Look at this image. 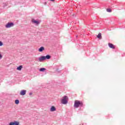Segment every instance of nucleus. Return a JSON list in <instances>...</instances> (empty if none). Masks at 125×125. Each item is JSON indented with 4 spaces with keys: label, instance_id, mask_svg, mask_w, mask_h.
Instances as JSON below:
<instances>
[{
    "label": "nucleus",
    "instance_id": "nucleus-1",
    "mask_svg": "<svg viewBox=\"0 0 125 125\" xmlns=\"http://www.w3.org/2000/svg\"><path fill=\"white\" fill-rule=\"evenodd\" d=\"M83 104L82 102L76 100L74 102V107H75V108H79L80 106L82 107L83 106Z\"/></svg>",
    "mask_w": 125,
    "mask_h": 125
},
{
    "label": "nucleus",
    "instance_id": "nucleus-2",
    "mask_svg": "<svg viewBox=\"0 0 125 125\" xmlns=\"http://www.w3.org/2000/svg\"><path fill=\"white\" fill-rule=\"evenodd\" d=\"M67 98L68 97H67V96H64L63 97V99L62 100V104H67V103H68V101H67Z\"/></svg>",
    "mask_w": 125,
    "mask_h": 125
},
{
    "label": "nucleus",
    "instance_id": "nucleus-3",
    "mask_svg": "<svg viewBox=\"0 0 125 125\" xmlns=\"http://www.w3.org/2000/svg\"><path fill=\"white\" fill-rule=\"evenodd\" d=\"M13 26H14V23L13 22H8L5 25V28H11V27H13Z\"/></svg>",
    "mask_w": 125,
    "mask_h": 125
},
{
    "label": "nucleus",
    "instance_id": "nucleus-4",
    "mask_svg": "<svg viewBox=\"0 0 125 125\" xmlns=\"http://www.w3.org/2000/svg\"><path fill=\"white\" fill-rule=\"evenodd\" d=\"M38 60L39 62H42V61H44L45 60V56H42L39 58Z\"/></svg>",
    "mask_w": 125,
    "mask_h": 125
},
{
    "label": "nucleus",
    "instance_id": "nucleus-5",
    "mask_svg": "<svg viewBox=\"0 0 125 125\" xmlns=\"http://www.w3.org/2000/svg\"><path fill=\"white\" fill-rule=\"evenodd\" d=\"M27 91L26 90H22L20 92V95H25Z\"/></svg>",
    "mask_w": 125,
    "mask_h": 125
},
{
    "label": "nucleus",
    "instance_id": "nucleus-6",
    "mask_svg": "<svg viewBox=\"0 0 125 125\" xmlns=\"http://www.w3.org/2000/svg\"><path fill=\"white\" fill-rule=\"evenodd\" d=\"M108 46L110 47V48H112L113 49H115V46H114V44L111 43H109Z\"/></svg>",
    "mask_w": 125,
    "mask_h": 125
},
{
    "label": "nucleus",
    "instance_id": "nucleus-7",
    "mask_svg": "<svg viewBox=\"0 0 125 125\" xmlns=\"http://www.w3.org/2000/svg\"><path fill=\"white\" fill-rule=\"evenodd\" d=\"M32 23L36 24V25H39V24H40V22L38 21H36L35 20H32Z\"/></svg>",
    "mask_w": 125,
    "mask_h": 125
},
{
    "label": "nucleus",
    "instance_id": "nucleus-8",
    "mask_svg": "<svg viewBox=\"0 0 125 125\" xmlns=\"http://www.w3.org/2000/svg\"><path fill=\"white\" fill-rule=\"evenodd\" d=\"M43 50H44V47L42 46L39 49L38 51H39V52H42Z\"/></svg>",
    "mask_w": 125,
    "mask_h": 125
},
{
    "label": "nucleus",
    "instance_id": "nucleus-9",
    "mask_svg": "<svg viewBox=\"0 0 125 125\" xmlns=\"http://www.w3.org/2000/svg\"><path fill=\"white\" fill-rule=\"evenodd\" d=\"M55 111H56V108L52 106L50 108V112H54Z\"/></svg>",
    "mask_w": 125,
    "mask_h": 125
},
{
    "label": "nucleus",
    "instance_id": "nucleus-10",
    "mask_svg": "<svg viewBox=\"0 0 125 125\" xmlns=\"http://www.w3.org/2000/svg\"><path fill=\"white\" fill-rule=\"evenodd\" d=\"M22 68H23V65H20L17 68V70H18V71H21V70H22Z\"/></svg>",
    "mask_w": 125,
    "mask_h": 125
},
{
    "label": "nucleus",
    "instance_id": "nucleus-11",
    "mask_svg": "<svg viewBox=\"0 0 125 125\" xmlns=\"http://www.w3.org/2000/svg\"><path fill=\"white\" fill-rule=\"evenodd\" d=\"M45 60L46 59H50L51 58V56L49 55H47L46 56H45Z\"/></svg>",
    "mask_w": 125,
    "mask_h": 125
},
{
    "label": "nucleus",
    "instance_id": "nucleus-12",
    "mask_svg": "<svg viewBox=\"0 0 125 125\" xmlns=\"http://www.w3.org/2000/svg\"><path fill=\"white\" fill-rule=\"evenodd\" d=\"M39 71L40 72H44V71H45V68H41L39 69Z\"/></svg>",
    "mask_w": 125,
    "mask_h": 125
},
{
    "label": "nucleus",
    "instance_id": "nucleus-13",
    "mask_svg": "<svg viewBox=\"0 0 125 125\" xmlns=\"http://www.w3.org/2000/svg\"><path fill=\"white\" fill-rule=\"evenodd\" d=\"M98 39H102V37L101 36V33H99L97 36Z\"/></svg>",
    "mask_w": 125,
    "mask_h": 125
},
{
    "label": "nucleus",
    "instance_id": "nucleus-14",
    "mask_svg": "<svg viewBox=\"0 0 125 125\" xmlns=\"http://www.w3.org/2000/svg\"><path fill=\"white\" fill-rule=\"evenodd\" d=\"M15 104H16L17 105H18V104H19V100H16L15 101Z\"/></svg>",
    "mask_w": 125,
    "mask_h": 125
},
{
    "label": "nucleus",
    "instance_id": "nucleus-15",
    "mask_svg": "<svg viewBox=\"0 0 125 125\" xmlns=\"http://www.w3.org/2000/svg\"><path fill=\"white\" fill-rule=\"evenodd\" d=\"M13 123H14V125H19V122L17 121H14Z\"/></svg>",
    "mask_w": 125,
    "mask_h": 125
},
{
    "label": "nucleus",
    "instance_id": "nucleus-16",
    "mask_svg": "<svg viewBox=\"0 0 125 125\" xmlns=\"http://www.w3.org/2000/svg\"><path fill=\"white\" fill-rule=\"evenodd\" d=\"M106 11L107 12H112V10L110 9H107Z\"/></svg>",
    "mask_w": 125,
    "mask_h": 125
},
{
    "label": "nucleus",
    "instance_id": "nucleus-17",
    "mask_svg": "<svg viewBox=\"0 0 125 125\" xmlns=\"http://www.w3.org/2000/svg\"><path fill=\"white\" fill-rule=\"evenodd\" d=\"M3 45V43L0 41V46H2Z\"/></svg>",
    "mask_w": 125,
    "mask_h": 125
},
{
    "label": "nucleus",
    "instance_id": "nucleus-18",
    "mask_svg": "<svg viewBox=\"0 0 125 125\" xmlns=\"http://www.w3.org/2000/svg\"><path fill=\"white\" fill-rule=\"evenodd\" d=\"M9 125H14V124L13 123V122H11L9 124Z\"/></svg>",
    "mask_w": 125,
    "mask_h": 125
},
{
    "label": "nucleus",
    "instance_id": "nucleus-19",
    "mask_svg": "<svg viewBox=\"0 0 125 125\" xmlns=\"http://www.w3.org/2000/svg\"><path fill=\"white\" fill-rule=\"evenodd\" d=\"M1 58H2V56L0 54V59H1Z\"/></svg>",
    "mask_w": 125,
    "mask_h": 125
},
{
    "label": "nucleus",
    "instance_id": "nucleus-20",
    "mask_svg": "<svg viewBox=\"0 0 125 125\" xmlns=\"http://www.w3.org/2000/svg\"><path fill=\"white\" fill-rule=\"evenodd\" d=\"M32 93H29V95H32Z\"/></svg>",
    "mask_w": 125,
    "mask_h": 125
},
{
    "label": "nucleus",
    "instance_id": "nucleus-21",
    "mask_svg": "<svg viewBox=\"0 0 125 125\" xmlns=\"http://www.w3.org/2000/svg\"><path fill=\"white\" fill-rule=\"evenodd\" d=\"M51 0V1H54V0Z\"/></svg>",
    "mask_w": 125,
    "mask_h": 125
}]
</instances>
